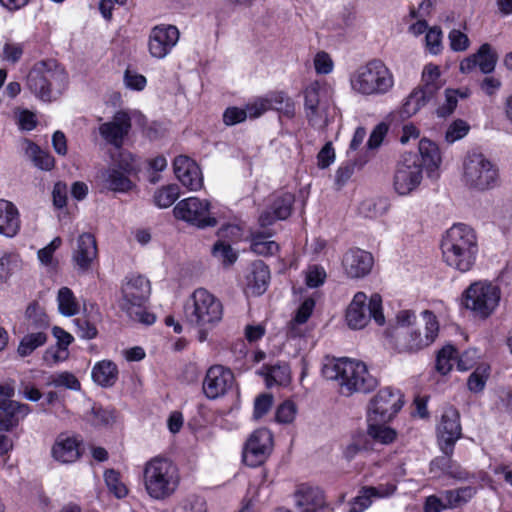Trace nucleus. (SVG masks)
<instances>
[{
  "instance_id": "obj_1",
  "label": "nucleus",
  "mask_w": 512,
  "mask_h": 512,
  "mask_svg": "<svg viewBox=\"0 0 512 512\" xmlns=\"http://www.w3.org/2000/svg\"><path fill=\"white\" fill-rule=\"evenodd\" d=\"M422 321H416L411 310H401L396 314V326L390 337L393 348L398 353H414L432 344L439 331L436 316L429 310L422 312Z\"/></svg>"
},
{
  "instance_id": "obj_2",
  "label": "nucleus",
  "mask_w": 512,
  "mask_h": 512,
  "mask_svg": "<svg viewBox=\"0 0 512 512\" xmlns=\"http://www.w3.org/2000/svg\"><path fill=\"white\" fill-rule=\"evenodd\" d=\"M441 249L447 265L461 272L469 271L475 264L478 253L474 229L463 223L454 224L443 236Z\"/></svg>"
},
{
  "instance_id": "obj_3",
  "label": "nucleus",
  "mask_w": 512,
  "mask_h": 512,
  "mask_svg": "<svg viewBox=\"0 0 512 512\" xmlns=\"http://www.w3.org/2000/svg\"><path fill=\"white\" fill-rule=\"evenodd\" d=\"M68 76L54 60L35 63L26 78V87L44 102L57 100L65 91Z\"/></svg>"
},
{
  "instance_id": "obj_4",
  "label": "nucleus",
  "mask_w": 512,
  "mask_h": 512,
  "mask_svg": "<svg viewBox=\"0 0 512 512\" xmlns=\"http://www.w3.org/2000/svg\"><path fill=\"white\" fill-rule=\"evenodd\" d=\"M143 483L150 498L163 501L177 491L180 483L179 471L171 460L154 457L144 466Z\"/></svg>"
},
{
  "instance_id": "obj_5",
  "label": "nucleus",
  "mask_w": 512,
  "mask_h": 512,
  "mask_svg": "<svg viewBox=\"0 0 512 512\" xmlns=\"http://www.w3.org/2000/svg\"><path fill=\"white\" fill-rule=\"evenodd\" d=\"M151 293L150 281L142 275L126 277L121 287L119 308L134 322L151 325L155 316L145 309V303Z\"/></svg>"
},
{
  "instance_id": "obj_6",
  "label": "nucleus",
  "mask_w": 512,
  "mask_h": 512,
  "mask_svg": "<svg viewBox=\"0 0 512 512\" xmlns=\"http://www.w3.org/2000/svg\"><path fill=\"white\" fill-rule=\"evenodd\" d=\"M352 89L362 95H384L393 85L394 79L391 71L383 61L373 59L360 66L351 76Z\"/></svg>"
},
{
  "instance_id": "obj_7",
  "label": "nucleus",
  "mask_w": 512,
  "mask_h": 512,
  "mask_svg": "<svg viewBox=\"0 0 512 512\" xmlns=\"http://www.w3.org/2000/svg\"><path fill=\"white\" fill-rule=\"evenodd\" d=\"M186 320L197 327L213 326L221 321L223 306L213 294L204 288L196 289L184 307Z\"/></svg>"
},
{
  "instance_id": "obj_8",
  "label": "nucleus",
  "mask_w": 512,
  "mask_h": 512,
  "mask_svg": "<svg viewBox=\"0 0 512 512\" xmlns=\"http://www.w3.org/2000/svg\"><path fill=\"white\" fill-rule=\"evenodd\" d=\"M463 181L479 191L492 189L499 184L498 167L480 152L468 153L463 161Z\"/></svg>"
},
{
  "instance_id": "obj_9",
  "label": "nucleus",
  "mask_w": 512,
  "mask_h": 512,
  "mask_svg": "<svg viewBox=\"0 0 512 512\" xmlns=\"http://www.w3.org/2000/svg\"><path fill=\"white\" fill-rule=\"evenodd\" d=\"M322 375L329 381L339 384H377L379 379L371 374L367 365L359 360L349 358L327 359L322 367Z\"/></svg>"
},
{
  "instance_id": "obj_10",
  "label": "nucleus",
  "mask_w": 512,
  "mask_h": 512,
  "mask_svg": "<svg viewBox=\"0 0 512 512\" xmlns=\"http://www.w3.org/2000/svg\"><path fill=\"white\" fill-rule=\"evenodd\" d=\"M442 87L440 70L437 65L428 64L422 72V85L415 88L401 108V116L409 118L432 101Z\"/></svg>"
},
{
  "instance_id": "obj_11",
  "label": "nucleus",
  "mask_w": 512,
  "mask_h": 512,
  "mask_svg": "<svg viewBox=\"0 0 512 512\" xmlns=\"http://www.w3.org/2000/svg\"><path fill=\"white\" fill-rule=\"evenodd\" d=\"M500 290L491 283L477 281L463 293L462 302L466 309L481 319L488 318L500 301Z\"/></svg>"
},
{
  "instance_id": "obj_12",
  "label": "nucleus",
  "mask_w": 512,
  "mask_h": 512,
  "mask_svg": "<svg viewBox=\"0 0 512 512\" xmlns=\"http://www.w3.org/2000/svg\"><path fill=\"white\" fill-rule=\"evenodd\" d=\"M367 297L363 292L354 295L353 300L346 310V321L352 329L364 328L371 318L378 325L385 323V317L382 312V299L379 294H373L369 302L366 303Z\"/></svg>"
},
{
  "instance_id": "obj_13",
  "label": "nucleus",
  "mask_w": 512,
  "mask_h": 512,
  "mask_svg": "<svg viewBox=\"0 0 512 512\" xmlns=\"http://www.w3.org/2000/svg\"><path fill=\"white\" fill-rule=\"evenodd\" d=\"M173 214L176 219L200 229L215 227L218 223L210 211V202L198 197H189L179 201L173 209Z\"/></svg>"
},
{
  "instance_id": "obj_14",
  "label": "nucleus",
  "mask_w": 512,
  "mask_h": 512,
  "mask_svg": "<svg viewBox=\"0 0 512 512\" xmlns=\"http://www.w3.org/2000/svg\"><path fill=\"white\" fill-rule=\"evenodd\" d=\"M403 395L400 390L386 386L371 399L368 422H389L402 408Z\"/></svg>"
},
{
  "instance_id": "obj_15",
  "label": "nucleus",
  "mask_w": 512,
  "mask_h": 512,
  "mask_svg": "<svg viewBox=\"0 0 512 512\" xmlns=\"http://www.w3.org/2000/svg\"><path fill=\"white\" fill-rule=\"evenodd\" d=\"M422 180V165L415 153H404L399 160L395 175L394 188L399 195H408Z\"/></svg>"
},
{
  "instance_id": "obj_16",
  "label": "nucleus",
  "mask_w": 512,
  "mask_h": 512,
  "mask_svg": "<svg viewBox=\"0 0 512 512\" xmlns=\"http://www.w3.org/2000/svg\"><path fill=\"white\" fill-rule=\"evenodd\" d=\"M327 89L319 81L312 82L304 90V110L309 124L315 128L327 126L326 101Z\"/></svg>"
},
{
  "instance_id": "obj_17",
  "label": "nucleus",
  "mask_w": 512,
  "mask_h": 512,
  "mask_svg": "<svg viewBox=\"0 0 512 512\" xmlns=\"http://www.w3.org/2000/svg\"><path fill=\"white\" fill-rule=\"evenodd\" d=\"M273 450V435L270 430L260 428L247 439L243 448V462L250 467L262 465Z\"/></svg>"
},
{
  "instance_id": "obj_18",
  "label": "nucleus",
  "mask_w": 512,
  "mask_h": 512,
  "mask_svg": "<svg viewBox=\"0 0 512 512\" xmlns=\"http://www.w3.org/2000/svg\"><path fill=\"white\" fill-rule=\"evenodd\" d=\"M437 435L440 450L443 454L452 455L456 442L462 436L460 414L456 408L450 406L444 410Z\"/></svg>"
},
{
  "instance_id": "obj_19",
  "label": "nucleus",
  "mask_w": 512,
  "mask_h": 512,
  "mask_svg": "<svg viewBox=\"0 0 512 512\" xmlns=\"http://www.w3.org/2000/svg\"><path fill=\"white\" fill-rule=\"evenodd\" d=\"M13 386H0V430L10 431L30 412L29 406L11 400Z\"/></svg>"
},
{
  "instance_id": "obj_20",
  "label": "nucleus",
  "mask_w": 512,
  "mask_h": 512,
  "mask_svg": "<svg viewBox=\"0 0 512 512\" xmlns=\"http://www.w3.org/2000/svg\"><path fill=\"white\" fill-rule=\"evenodd\" d=\"M179 30L174 25H158L152 28L148 50L153 58H165L179 40Z\"/></svg>"
},
{
  "instance_id": "obj_21",
  "label": "nucleus",
  "mask_w": 512,
  "mask_h": 512,
  "mask_svg": "<svg viewBox=\"0 0 512 512\" xmlns=\"http://www.w3.org/2000/svg\"><path fill=\"white\" fill-rule=\"evenodd\" d=\"M98 249L95 237L91 233H82L72 248V263L79 274H86L92 269L97 259Z\"/></svg>"
},
{
  "instance_id": "obj_22",
  "label": "nucleus",
  "mask_w": 512,
  "mask_h": 512,
  "mask_svg": "<svg viewBox=\"0 0 512 512\" xmlns=\"http://www.w3.org/2000/svg\"><path fill=\"white\" fill-rule=\"evenodd\" d=\"M294 202L295 197L292 193L274 194L270 206L259 216L260 226L266 228L277 220L287 219L291 215Z\"/></svg>"
},
{
  "instance_id": "obj_23",
  "label": "nucleus",
  "mask_w": 512,
  "mask_h": 512,
  "mask_svg": "<svg viewBox=\"0 0 512 512\" xmlns=\"http://www.w3.org/2000/svg\"><path fill=\"white\" fill-rule=\"evenodd\" d=\"M497 61V52L489 43H484L477 52L461 61L459 69L462 73L468 74L479 67L483 74H490L495 70Z\"/></svg>"
},
{
  "instance_id": "obj_24",
  "label": "nucleus",
  "mask_w": 512,
  "mask_h": 512,
  "mask_svg": "<svg viewBox=\"0 0 512 512\" xmlns=\"http://www.w3.org/2000/svg\"><path fill=\"white\" fill-rule=\"evenodd\" d=\"M130 129V116L124 111H118L111 121L99 126V133L107 143L120 148Z\"/></svg>"
},
{
  "instance_id": "obj_25",
  "label": "nucleus",
  "mask_w": 512,
  "mask_h": 512,
  "mask_svg": "<svg viewBox=\"0 0 512 512\" xmlns=\"http://www.w3.org/2000/svg\"><path fill=\"white\" fill-rule=\"evenodd\" d=\"M293 497L299 512H323L327 507L323 491L309 484L298 485Z\"/></svg>"
},
{
  "instance_id": "obj_26",
  "label": "nucleus",
  "mask_w": 512,
  "mask_h": 512,
  "mask_svg": "<svg viewBox=\"0 0 512 512\" xmlns=\"http://www.w3.org/2000/svg\"><path fill=\"white\" fill-rule=\"evenodd\" d=\"M374 259L371 253L362 249H350L343 257L344 270L350 278H362L371 272Z\"/></svg>"
},
{
  "instance_id": "obj_27",
  "label": "nucleus",
  "mask_w": 512,
  "mask_h": 512,
  "mask_svg": "<svg viewBox=\"0 0 512 512\" xmlns=\"http://www.w3.org/2000/svg\"><path fill=\"white\" fill-rule=\"evenodd\" d=\"M174 173L183 186L189 190H199L203 179L199 166L187 156H177L173 162Z\"/></svg>"
},
{
  "instance_id": "obj_28",
  "label": "nucleus",
  "mask_w": 512,
  "mask_h": 512,
  "mask_svg": "<svg viewBox=\"0 0 512 512\" xmlns=\"http://www.w3.org/2000/svg\"><path fill=\"white\" fill-rule=\"evenodd\" d=\"M396 490L393 483H383L377 486H364L358 494L349 502L350 512H363L372 504L373 498H385Z\"/></svg>"
},
{
  "instance_id": "obj_29",
  "label": "nucleus",
  "mask_w": 512,
  "mask_h": 512,
  "mask_svg": "<svg viewBox=\"0 0 512 512\" xmlns=\"http://www.w3.org/2000/svg\"><path fill=\"white\" fill-rule=\"evenodd\" d=\"M51 453L61 463H72L80 456L79 443L75 438L61 434L57 437Z\"/></svg>"
},
{
  "instance_id": "obj_30",
  "label": "nucleus",
  "mask_w": 512,
  "mask_h": 512,
  "mask_svg": "<svg viewBox=\"0 0 512 512\" xmlns=\"http://www.w3.org/2000/svg\"><path fill=\"white\" fill-rule=\"evenodd\" d=\"M20 229L19 213L16 206L0 199V235L14 237Z\"/></svg>"
},
{
  "instance_id": "obj_31",
  "label": "nucleus",
  "mask_w": 512,
  "mask_h": 512,
  "mask_svg": "<svg viewBox=\"0 0 512 512\" xmlns=\"http://www.w3.org/2000/svg\"><path fill=\"white\" fill-rule=\"evenodd\" d=\"M420 163L430 174L434 172L441 163V155L438 146L429 139L423 138L418 145Z\"/></svg>"
},
{
  "instance_id": "obj_32",
  "label": "nucleus",
  "mask_w": 512,
  "mask_h": 512,
  "mask_svg": "<svg viewBox=\"0 0 512 512\" xmlns=\"http://www.w3.org/2000/svg\"><path fill=\"white\" fill-rule=\"evenodd\" d=\"M104 187L110 191L125 193L130 191L134 184L129 177L119 169L110 168L102 173Z\"/></svg>"
},
{
  "instance_id": "obj_33",
  "label": "nucleus",
  "mask_w": 512,
  "mask_h": 512,
  "mask_svg": "<svg viewBox=\"0 0 512 512\" xmlns=\"http://www.w3.org/2000/svg\"><path fill=\"white\" fill-rule=\"evenodd\" d=\"M259 374L264 376L266 384H287L290 382V368L285 362L264 365Z\"/></svg>"
},
{
  "instance_id": "obj_34",
  "label": "nucleus",
  "mask_w": 512,
  "mask_h": 512,
  "mask_svg": "<svg viewBox=\"0 0 512 512\" xmlns=\"http://www.w3.org/2000/svg\"><path fill=\"white\" fill-rule=\"evenodd\" d=\"M271 231L254 232L251 234V250L262 256H272L279 250V245L272 240Z\"/></svg>"
},
{
  "instance_id": "obj_35",
  "label": "nucleus",
  "mask_w": 512,
  "mask_h": 512,
  "mask_svg": "<svg viewBox=\"0 0 512 512\" xmlns=\"http://www.w3.org/2000/svg\"><path fill=\"white\" fill-rule=\"evenodd\" d=\"M118 369L114 362L102 360L92 369V379L96 384H109L117 380Z\"/></svg>"
},
{
  "instance_id": "obj_36",
  "label": "nucleus",
  "mask_w": 512,
  "mask_h": 512,
  "mask_svg": "<svg viewBox=\"0 0 512 512\" xmlns=\"http://www.w3.org/2000/svg\"><path fill=\"white\" fill-rule=\"evenodd\" d=\"M384 424L383 422H369L367 433L376 442L390 444L396 439L397 433Z\"/></svg>"
},
{
  "instance_id": "obj_37",
  "label": "nucleus",
  "mask_w": 512,
  "mask_h": 512,
  "mask_svg": "<svg viewBox=\"0 0 512 512\" xmlns=\"http://www.w3.org/2000/svg\"><path fill=\"white\" fill-rule=\"evenodd\" d=\"M253 288L258 295L263 294L268 286L270 280V271L268 266L263 261H256L253 263Z\"/></svg>"
},
{
  "instance_id": "obj_38",
  "label": "nucleus",
  "mask_w": 512,
  "mask_h": 512,
  "mask_svg": "<svg viewBox=\"0 0 512 512\" xmlns=\"http://www.w3.org/2000/svg\"><path fill=\"white\" fill-rule=\"evenodd\" d=\"M234 380L233 372L222 365H213L207 372L202 384H231Z\"/></svg>"
},
{
  "instance_id": "obj_39",
  "label": "nucleus",
  "mask_w": 512,
  "mask_h": 512,
  "mask_svg": "<svg viewBox=\"0 0 512 512\" xmlns=\"http://www.w3.org/2000/svg\"><path fill=\"white\" fill-rule=\"evenodd\" d=\"M270 109L276 110L288 118L295 114V104L293 100L283 92H278L267 98Z\"/></svg>"
},
{
  "instance_id": "obj_40",
  "label": "nucleus",
  "mask_w": 512,
  "mask_h": 512,
  "mask_svg": "<svg viewBox=\"0 0 512 512\" xmlns=\"http://www.w3.org/2000/svg\"><path fill=\"white\" fill-rule=\"evenodd\" d=\"M47 341V335L44 332L30 333L22 338L18 346V354L26 357L34 352L38 347L44 345Z\"/></svg>"
},
{
  "instance_id": "obj_41",
  "label": "nucleus",
  "mask_w": 512,
  "mask_h": 512,
  "mask_svg": "<svg viewBox=\"0 0 512 512\" xmlns=\"http://www.w3.org/2000/svg\"><path fill=\"white\" fill-rule=\"evenodd\" d=\"M180 189L177 184H170L158 189L154 194V203L159 208L170 207L179 197Z\"/></svg>"
},
{
  "instance_id": "obj_42",
  "label": "nucleus",
  "mask_w": 512,
  "mask_h": 512,
  "mask_svg": "<svg viewBox=\"0 0 512 512\" xmlns=\"http://www.w3.org/2000/svg\"><path fill=\"white\" fill-rule=\"evenodd\" d=\"M59 311L64 316H73L78 313L79 307L71 289L62 287L58 292Z\"/></svg>"
},
{
  "instance_id": "obj_43",
  "label": "nucleus",
  "mask_w": 512,
  "mask_h": 512,
  "mask_svg": "<svg viewBox=\"0 0 512 512\" xmlns=\"http://www.w3.org/2000/svg\"><path fill=\"white\" fill-rule=\"evenodd\" d=\"M455 360H456L455 347L450 344L445 345L437 353V358H436L437 371L442 375L447 374L452 369V366H453V363Z\"/></svg>"
},
{
  "instance_id": "obj_44",
  "label": "nucleus",
  "mask_w": 512,
  "mask_h": 512,
  "mask_svg": "<svg viewBox=\"0 0 512 512\" xmlns=\"http://www.w3.org/2000/svg\"><path fill=\"white\" fill-rule=\"evenodd\" d=\"M27 153L31 156L35 166L43 170H51L54 167V158L48 152L40 149L34 143H29Z\"/></svg>"
},
{
  "instance_id": "obj_45",
  "label": "nucleus",
  "mask_w": 512,
  "mask_h": 512,
  "mask_svg": "<svg viewBox=\"0 0 512 512\" xmlns=\"http://www.w3.org/2000/svg\"><path fill=\"white\" fill-rule=\"evenodd\" d=\"M87 419L95 427H107L115 422V415L111 410L93 406L87 414Z\"/></svg>"
},
{
  "instance_id": "obj_46",
  "label": "nucleus",
  "mask_w": 512,
  "mask_h": 512,
  "mask_svg": "<svg viewBox=\"0 0 512 512\" xmlns=\"http://www.w3.org/2000/svg\"><path fill=\"white\" fill-rule=\"evenodd\" d=\"M25 316L30 325L35 328H45L49 325L46 313L37 302H32L28 305Z\"/></svg>"
},
{
  "instance_id": "obj_47",
  "label": "nucleus",
  "mask_w": 512,
  "mask_h": 512,
  "mask_svg": "<svg viewBox=\"0 0 512 512\" xmlns=\"http://www.w3.org/2000/svg\"><path fill=\"white\" fill-rule=\"evenodd\" d=\"M104 480L110 492L117 498H123L127 495V488L120 481V474L113 470H106L104 473Z\"/></svg>"
},
{
  "instance_id": "obj_48",
  "label": "nucleus",
  "mask_w": 512,
  "mask_h": 512,
  "mask_svg": "<svg viewBox=\"0 0 512 512\" xmlns=\"http://www.w3.org/2000/svg\"><path fill=\"white\" fill-rule=\"evenodd\" d=\"M214 257L221 260L224 264H233L237 260V254L233 251L229 244L219 241L212 248Z\"/></svg>"
},
{
  "instance_id": "obj_49",
  "label": "nucleus",
  "mask_w": 512,
  "mask_h": 512,
  "mask_svg": "<svg viewBox=\"0 0 512 512\" xmlns=\"http://www.w3.org/2000/svg\"><path fill=\"white\" fill-rule=\"evenodd\" d=\"M296 413V405L292 401H284L276 410V421L283 424H289L295 419Z\"/></svg>"
},
{
  "instance_id": "obj_50",
  "label": "nucleus",
  "mask_w": 512,
  "mask_h": 512,
  "mask_svg": "<svg viewBox=\"0 0 512 512\" xmlns=\"http://www.w3.org/2000/svg\"><path fill=\"white\" fill-rule=\"evenodd\" d=\"M469 128V125L461 119L454 121L446 131V141L449 143H453L463 138L468 133Z\"/></svg>"
},
{
  "instance_id": "obj_51",
  "label": "nucleus",
  "mask_w": 512,
  "mask_h": 512,
  "mask_svg": "<svg viewBox=\"0 0 512 512\" xmlns=\"http://www.w3.org/2000/svg\"><path fill=\"white\" fill-rule=\"evenodd\" d=\"M273 405V396L269 393H263L257 396L254 400L253 416L255 419L262 418Z\"/></svg>"
},
{
  "instance_id": "obj_52",
  "label": "nucleus",
  "mask_w": 512,
  "mask_h": 512,
  "mask_svg": "<svg viewBox=\"0 0 512 512\" xmlns=\"http://www.w3.org/2000/svg\"><path fill=\"white\" fill-rule=\"evenodd\" d=\"M326 279V272L319 265H311L306 271V284L310 288L319 287Z\"/></svg>"
},
{
  "instance_id": "obj_53",
  "label": "nucleus",
  "mask_w": 512,
  "mask_h": 512,
  "mask_svg": "<svg viewBox=\"0 0 512 512\" xmlns=\"http://www.w3.org/2000/svg\"><path fill=\"white\" fill-rule=\"evenodd\" d=\"M442 31L438 27H432L426 32V46L430 53L437 55L441 51Z\"/></svg>"
},
{
  "instance_id": "obj_54",
  "label": "nucleus",
  "mask_w": 512,
  "mask_h": 512,
  "mask_svg": "<svg viewBox=\"0 0 512 512\" xmlns=\"http://www.w3.org/2000/svg\"><path fill=\"white\" fill-rule=\"evenodd\" d=\"M62 239L55 237L47 246L38 251V258L44 265H50L52 263L54 252L61 246Z\"/></svg>"
},
{
  "instance_id": "obj_55",
  "label": "nucleus",
  "mask_w": 512,
  "mask_h": 512,
  "mask_svg": "<svg viewBox=\"0 0 512 512\" xmlns=\"http://www.w3.org/2000/svg\"><path fill=\"white\" fill-rule=\"evenodd\" d=\"M247 117L248 116L245 109L229 107L224 111L223 122L227 126H232L243 122Z\"/></svg>"
},
{
  "instance_id": "obj_56",
  "label": "nucleus",
  "mask_w": 512,
  "mask_h": 512,
  "mask_svg": "<svg viewBox=\"0 0 512 512\" xmlns=\"http://www.w3.org/2000/svg\"><path fill=\"white\" fill-rule=\"evenodd\" d=\"M450 47L453 51H465L469 47V38L460 30L453 29L449 33Z\"/></svg>"
},
{
  "instance_id": "obj_57",
  "label": "nucleus",
  "mask_w": 512,
  "mask_h": 512,
  "mask_svg": "<svg viewBox=\"0 0 512 512\" xmlns=\"http://www.w3.org/2000/svg\"><path fill=\"white\" fill-rule=\"evenodd\" d=\"M314 67L318 74H329L333 70V61L328 53L321 51L314 58Z\"/></svg>"
},
{
  "instance_id": "obj_58",
  "label": "nucleus",
  "mask_w": 512,
  "mask_h": 512,
  "mask_svg": "<svg viewBox=\"0 0 512 512\" xmlns=\"http://www.w3.org/2000/svg\"><path fill=\"white\" fill-rule=\"evenodd\" d=\"M77 327V334L84 339H93L97 335V329L94 324L86 318H77L74 320Z\"/></svg>"
},
{
  "instance_id": "obj_59",
  "label": "nucleus",
  "mask_w": 512,
  "mask_h": 512,
  "mask_svg": "<svg viewBox=\"0 0 512 512\" xmlns=\"http://www.w3.org/2000/svg\"><path fill=\"white\" fill-rule=\"evenodd\" d=\"M182 509L183 512H208L205 499L197 495L187 497Z\"/></svg>"
},
{
  "instance_id": "obj_60",
  "label": "nucleus",
  "mask_w": 512,
  "mask_h": 512,
  "mask_svg": "<svg viewBox=\"0 0 512 512\" xmlns=\"http://www.w3.org/2000/svg\"><path fill=\"white\" fill-rule=\"evenodd\" d=\"M68 349H63L58 346L48 348L43 354V360L48 365L56 364L60 361H64L68 358Z\"/></svg>"
},
{
  "instance_id": "obj_61",
  "label": "nucleus",
  "mask_w": 512,
  "mask_h": 512,
  "mask_svg": "<svg viewBox=\"0 0 512 512\" xmlns=\"http://www.w3.org/2000/svg\"><path fill=\"white\" fill-rule=\"evenodd\" d=\"M314 306L315 302L313 299L308 298L304 300V302L298 308L292 320V324H304L311 316Z\"/></svg>"
},
{
  "instance_id": "obj_62",
  "label": "nucleus",
  "mask_w": 512,
  "mask_h": 512,
  "mask_svg": "<svg viewBox=\"0 0 512 512\" xmlns=\"http://www.w3.org/2000/svg\"><path fill=\"white\" fill-rule=\"evenodd\" d=\"M388 132V126L385 123H379L369 136L367 146L369 149H377L383 142Z\"/></svg>"
},
{
  "instance_id": "obj_63",
  "label": "nucleus",
  "mask_w": 512,
  "mask_h": 512,
  "mask_svg": "<svg viewBox=\"0 0 512 512\" xmlns=\"http://www.w3.org/2000/svg\"><path fill=\"white\" fill-rule=\"evenodd\" d=\"M457 94L456 90L446 91V103L437 108L436 112L439 117H446L450 115L457 106Z\"/></svg>"
},
{
  "instance_id": "obj_64",
  "label": "nucleus",
  "mask_w": 512,
  "mask_h": 512,
  "mask_svg": "<svg viewBox=\"0 0 512 512\" xmlns=\"http://www.w3.org/2000/svg\"><path fill=\"white\" fill-rule=\"evenodd\" d=\"M490 366L482 363L469 375L466 384H485L489 378Z\"/></svg>"
}]
</instances>
